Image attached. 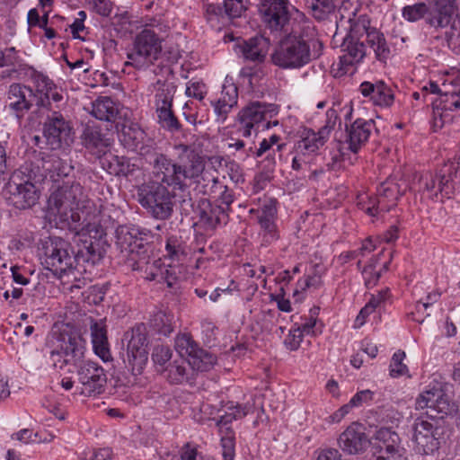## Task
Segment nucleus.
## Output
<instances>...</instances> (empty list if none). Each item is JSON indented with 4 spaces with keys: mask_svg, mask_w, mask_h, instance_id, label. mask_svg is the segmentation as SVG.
Wrapping results in <instances>:
<instances>
[{
    "mask_svg": "<svg viewBox=\"0 0 460 460\" xmlns=\"http://www.w3.org/2000/svg\"><path fill=\"white\" fill-rule=\"evenodd\" d=\"M73 229L75 246L60 237L50 238L43 246L42 264L56 276L62 277L73 270L85 271V263L94 265L103 257L106 233L100 224L86 223Z\"/></svg>",
    "mask_w": 460,
    "mask_h": 460,
    "instance_id": "obj_1",
    "label": "nucleus"
},
{
    "mask_svg": "<svg viewBox=\"0 0 460 460\" xmlns=\"http://www.w3.org/2000/svg\"><path fill=\"white\" fill-rule=\"evenodd\" d=\"M175 149L179 151L175 160L163 154L151 165L155 181L163 182L165 186H172L174 190L182 192L188 188L186 180H194L199 185L202 181L206 183L202 184L200 191L203 194L213 192L219 181L208 172H204L203 156L187 145L180 144Z\"/></svg>",
    "mask_w": 460,
    "mask_h": 460,
    "instance_id": "obj_2",
    "label": "nucleus"
},
{
    "mask_svg": "<svg viewBox=\"0 0 460 460\" xmlns=\"http://www.w3.org/2000/svg\"><path fill=\"white\" fill-rule=\"evenodd\" d=\"M348 22L350 23L348 34L341 44V50L345 52L341 57L342 66H351L360 62L367 55V48L372 49L376 58L380 61H385L390 50L386 45L384 34L376 29L369 28V21L365 15L348 17Z\"/></svg>",
    "mask_w": 460,
    "mask_h": 460,
    "instance_id": "obj_3",
    "label": "nucleus"
},
{
    "mask_svg": "<svg viewBox=\"0 0 460 460\" xmlns=\"http://www.w3.org/2000/svg\"><path fill=\"white\" fill-rule=\"evenodd\" d=\"M61 349L65 353L63 363L77 367L80 394L95 396L104 392L107 376L104 369L92 361H84L85 341L79 332L64 333L61 337Z\"/></svg>",
    "mask_w": 460,
    "mask_h": 460,
    "instance_id": "obj_4",
    "label": "nucleus"
},
{
    "mask_svg": "<svg viewBox=\"0 0 460 460\" xmlns=\"http://www.w3.org/2000/svg\"><path fill=\"white\" fill-rule=\"evenodd\" d=\"M316 43L321 49L322 43L310 38L307 32L293 30L279 40L270 56L271 61L283 69L303 67L320 56L315 50L311 51Z\"/></svg>",
    "mask_w": 460,
    "mask_h": 460,
    "instance_id": "obj_5",
    "label": "nucleus"
},
{
    "mask_svg": "<svg viewBox=\"0 0 460 460\" xmlns=\"http://www.w3.org/2000/svg\"><path fill=\"white\" fill-rule=\"evenodd\" d=\"M406 5L402 10V17L415 22L424 19L425 23L436 31L447 28L453 20L456 0H427Z\"/></svg>",
    "mask_w": 460,
    "mask_h": 460,
    "instance_id": "obj_6",
    "label": "nucleus"
},
{
    "mask_svg": "<svg viewBox=\"0 0 460 460\" xmlns=\"http://www.w3.org/2000/svg\"><path fill=\"white\" fill-rule=\"evenodd\" d=\"M175 193L168 186L148 181L137 188V200L148 215L157 220L169 219L174 211Z\"/></svg>",
    "mask_w": 460,
    "mask_h": 460,
    "instance_id": "obj_7",
    "label": "nucleus"
},
{
    "mask_svg": "<svg viewBox=\"0 0 460 460\" xmlns=\"http://www.w3.org/2000/svg\"><path fill=\"white\" fill-rule=\"evenodd\" d=\"M147 239V234L136 227L120 226L116 230V246L134 270L148 262L151 244Z\"/></svg>",
    "mask_w": 460,
    "mask_h": 460,
    "instance_id": "obj_8",
    "label": "nucleus"
},
{
    "mask_svg": "<svg viewBox=\"0 0 460 460\" xmlns=\"http://www.w3.org/2000/svg\"><path fill=\"white\" fill-rule=\"evenodd\" d=\"M162 40L153 30L144 29L134 39L132 48L127 53L125 66L138 70L146 69L159 58L162 53Z\"/></svg>",
    "mask_w": 460,
    "mask_h": 460,
    "instance_id": "obj_9",
    "label": "nucleus"
},
{
    "mask_svg": "<svg viewBox=\"0 0 460 460\" xmlns=\"http://www.w3.org/2000/svg\"><path fill=\"white\" fill-rule=\"evenodd\" d=\"M413 439L419 451L429 455L438 450L446 443V429L440 426L438 420L429 421L421 418L415 420L413 424Z\"/></svg>",
    "mask_w": 460,
    "mask_h": 460,
    "instance_id": "obj_10",
    "label": "nucleus"
},
{
    "mask_svg": "<svg viewBox=\"0 0 460 460\" xmlns=\"http://www.w3.org/2000/svg\"><path fill=\"white\" fill-rule=\"evenodd\" d=\"M123 341H128L127 357L128 364L126 367L137 376L142 373V370L147 361V338L146 327L144 324H138L132 328L130 332L124 334Z\"/></svg>",
    "mask_w": 460,
    "mask_h": 460,
    "instance_id": "obj_11",
    "label": "nucleus"
},
{
    "mask_svg": "<svg viewBox=\"0 0 460 460\" xmlns=\"http://www.w3.org/2000/svg\"><path fill=\"white\" fill-rule=\"evenodd\" d=\"M277 113L276 106L260 102H253L241 110L238 114V121L240 127L238 131L242 136L248 137L252 135V130L257 131L261 122L268 118H271L272 114Z\"/></svg>",
    "mask_w": 460,
    "mask_h": 460,
    "instance_id": "obj_12",
    "label": "nucleus"
},
{
    "mask_svg": "<svg viewBox=\"0 0 460 460\" xmlns=\"http://www.w3.org/2000/svg\"><path fill=\"white\" fill-rule=\"evenodd\" d=\"M72 128L63 115L58 111H52L47 116L43 125V137L45 145L50 150H58L63 143L67 144L70 138Z\"/></svg>",
    "mask_w": 460,
    "mask_h": 460,
    "instance_id": "obj_13",
    "label": "nucleus"
},
{
    "mask_svg": "<svg viewBox=\"0 0 460 460\" xmlns=\"http://www.w3.org/2000/svg\"><path fill=\"white\" fill-rule=\"evenodd\" d=\"M84 188L78 182H65L50 195L49 205L57 215H66L73 208L78 206L84 197Z\"/></svg>",
    "mask_w": 460,
    "mask_h": 460,
    "instance_id": "obj_14",
    "label": "nucleus"
},
{
    "mask_svg": "<svg viewBox=\"0 0 460 460\" xmlns=\"http://www.w3.org/2000/svg\"><path fill=\"white\" fill-rule=\"evenodd\" d=\"M8 204L18 209H28L33 207L40 199L39 188L30 181L17 183L11 181L7 185Z\"/></svg>",
    "mask_w": 460,
    "mask_h": 460,
    "instance_id": "obj_15",
    "label": "nucleus"
},
{
    "mask_svg": "<svg viewBox=\"0 0 460 460\" xmlns=\"http://www.w3.org/2000/svg\"><path fill=\"white\" fill-rule=\"evenodd\" d=\"M82 146L96 159H102L112 145L107 132L97 126L86 125L80 136Z\"/></svg>",
    "mask_w": 460,
    "mask_h": 460,
    "instance_id": "obj_16",
    "label": "nucleus"
},
{
    "mask_svg": "<svg viewBox=\"0 0 460 460\" xmlns=\"http://www.w3.org/2000/svg\"><path fill=\"white\" fill-rule=\"evenodd\" d=\"M9 107L16 112L29 111L35 103L38 107H45V99L23 84H13L8 91Z\"/></svg>",
    "mask_w": 460,
    "mask_h": 460,
    "instance_id": "obj_17",
    "label": "nucleus"
},
{
    "mask_svg": "<svg viewBox=\"0 0 460 460\" xmlns=\"http://www.w3.org/2000/svg\"><path fill=\"white\" fill-rule=\"evenodd\" d=\"M263 22L271 31H287L290 15L286 0H278L260 6Z\"/></svg>",
    "mask_w": 460,
    "mask_h": 460,
    "instance_id": "obj_18",
    "label": "nucleus"
},
{
    "mask_svg": "<svg viewBox=\"0 0 460 460\" xmlns=\"http://www.w3.org/2000/svg\"><path fill=\"white\" fill-rule=\"evenodd\" d=\"M196 212L199 216V224L206 231H214L218 226L226 225L228 221V214H226L217 201L201 199L199 200Z\"/></svg>",
    "mask_w": 460,
    "mask_h": 460,
    "instance_id": "obj_19",
    "label": "nucleus"
},
{
    "mask_svg": "<svg viewBox=\"0 0 460 460\" xmlns=\"http://www.w3.org/2000/svg\"><path fill=\"white\" fill-rule=\"evenodd\" d=\"M340 447L348 454H358L367 450L370 439L365 433V428L359 423H352L339 438Z\"/></svg>",
    "mask_w": 460,
    "mask_h": 460,
    "instance_id": "obj_20",
    "label": "nucleus"
},
{
    "mask_svg": "<svg viewBox=\"0 0 460 460\" xmlns=\"http://www.w3.org/2000/svg\"><path fill=\"white\" fill-rule=\"evenodd\" d=\"M438 190L442 198H451L460 184V159L448 161L439 170Z\"/></svg>",
    "mask_w": 460,
    "mask_h": 460,
    "instance_id": "obj_21",
    "label": "nucleus"
},
{
    "mask_svg": "<svg viewBox=\"0 0 460 460\" xmlns=\"http://www.w3.org/2000/svg\"><path fill=\"white\" fill-rule=\"evenodd\" d=\"M374 125L373 119H357L349 127H346V143H348L349 149L352 153L357 154L361 146L367 143Z\"/></svg>",
    "mask_w": 460,
    "mask_h": 460,
    "instance_id": "obj_22",
    "label": "nucleus"
},
{
    "mask_svg": "<svg viewBox=\"0 0 460 460\" xmlns=\"http://www.w3.org/2000/svg\"><path fill=\"white\" fill-rule=\"evenodd\" d=\"M360 92L366 97L370 96L376 105L388 107L394 102L393 91L383 81L376 84L363 82L360 84Z\"/></svg>",
    "mask_w": 460,
    "mask_h": 460,
    "instance_id": "obj_23",
    "label": "nucleus"
},
{
    "mask_svg": "<svg viewBox=\"0 0 460 460\" xmlns=\"http://www.w3.org/2000/svg\"><path fill=\"white\" fill-rule=\"evenodd\" d=\"M120 143L128 150L135 151L146 137V133L137 124L116 123Z\"/></svg>",
    "mask_w": 460,
    "mask_h": 460,
    "instance_id": "obj_24",
    "label": "nucleus"
},
{
    "mask_svg": "<svg viewBox=\"0 0 460 460\" xmlns=\"http://www.w3.org/2000/svg\"><path fill=\"white\" fill-rule=\"evenodd\" d=\"M102 165L110 174L116 177L133 175L137 170L136 164H132L129 158L112 154L102 160Z\"/></svg>",
    "mask_w": 460,
    "mask_h": 460,
    "instance_id": "obj_25",
    "label": "nucleus"
},
{
    "mask_svg": "<svg viewBox=\"0 0 460 460\" xmlns=\"http://www.w3.org/2000/svg\"><path fill=\"white\" fill-rule=\"evenodd\" d=\"M119 113V105L111 97L101 96L92 102L91 114L99 120L114 123Z\"/></svg>",
    "mask_w": 460,
    "mask_h": 460,
    "instance_id": "obj_26",
    "label": "nucleus"
},
{
    "mask_svg": "<svg viewBox=\"0 0 460 460\" xmlns=\"http://www.w3.org/2000/svg\"><path fill=\"white\" fill-rule=\"evenodd\" d=\"M239 48L245 59L261 63L267 55L268 41L263 37H254L244 40Z\"/></svg>",
    "mask_w": 460,
    "mask_h": 460,
    "instance_id": "obj_27",
    "label": "nucleus"
},
{
    "mask_svg": "<svg viewBox=\"0 0 460 460\" xmlns=\"http://www.w3.org/2000/svg\"><path fill=\"white\" fill-rule=\"evenodd\" d=\"M222 97L213 103L214 110L218 119L225 120L232 108L237 104L238 91L234 84L224 85Z\"/></svg>",
    "mask_w": 460,
    "mask_h": 460,
    "instance_id": "obj_28",
    "label": "nucleus"
},
{
    "mask_svg": "<svg viewBox=\"0 0 460 460\" xmlns=\"http://www.w3.org/2000/svg\"><path fill=\"white\" fill-rule=\"evenodd\" d=\"M375 438L383 444L381 447L382 455L388 456L403 452L404 448L401 447L399 435L388 428H382L375 434Z\"/></svg>",
    "mask_w": 460,
    "mask_h": 460,
    "instance_id": "obj_29",
    "label": "nucleus"
},
{
    "mask_svg": "<svg viewBox=\"0 0 460 460\" xmlns=\"http://www.w3.org/2000/svg\"><path fill=\"white\" fill-rule=\"evenodd\" d=\"M164 376L171 384H182L191 383L194 374L188 362L174 361L164 370Z\"/></svg>",
    "mask_w": 460,
    "mask_h": 460,
    "instance_id": "obj_30",
    "label": "nucleus"
},
{
    "mask_svg": "<svg viewBox=\"0 0 460 460\" xmlns=\"http://www.w3.org/2000/svg\"><path fill=\"white\" fill-rule=\"evenodd\" d=\"M155 111L163 110L164 108H172L173 97L176 88L172 83L167 80L157 79L155 84Z\"/></svg>",
    "mask_w": 460,
    "mask_h": 460,
    "instance_id": "obj_31",
    "label": "nucleus"
},
{
    "mask_svg": "<svg viewBox=\"0 0 460 460\" xmlns=\"http://www.w3.org/2000/svg\"><path fill=\"white\" fill-rule=\"evenodd\" d=\"M302 139L299 141L298 147L301 150H305L308 153L316 152L321 146H323L328 137L326 136V130H318L317 132L310 128H305L302 133Z\"/></svg>",
    "mask_w": 460,
    "mask_h": 460,
    "instance_id": "obj_32",
    "label": "nucleus"
},
{
    "mask_svg": "<svg viewBox=\"0 0 460 460\" xmlns=\"http://www.w3.org/2000/svg\"><path fill=\"white\" fill-rule=\"evenodd\" d=\"M174 317L171 314L158 311L150 319L149 326L159 335L168 337L174 331Z\"/></svg>",
    "mask_w": 460,
    "mask_h": 460,
    "instance_id": "obj_33",
    "label": "nucleus"
},
{
    "mask_svg": "<svg viewBox=\"0 0 460 460\" xmlns=\"http://www.w3.org/2000/svg\"><path fill=\"white\" fill-rule=\"evenodd\" d=\"M217 362V357L203 349H199L192 357L188 358V366L195 370L205 372L212 368Z\"/></svg>",
    "mask_w": 460,
    "mask_h": 460,
    "instance_id": "obj_34",
    "label": "nucleus"
},
{
    "mask_svg": "<svg viewBox=\"0 0 460 460\" xmlns=\"http://www.w3.org/2000/svg\"><path fill=\"white\" fill-rule=\"evenodd\" d=\"M335 1L336 0H306V4L314 18L318 21H324L330 14L334 13L336 8Z\"/></svg>",
    "mask_w": 460,
    "mask_h": 460,
    "instance_id": "obj_35",
    "label": "nucleus"
},
{
    "mask_svg": "<svg viewBox=\"0 0 460 460\" xmlns=\"http://www.w3.org/2000/svg\"><path fill=\"white\" fill-rule=\"evenodd\" d=\"M37 84L40 88L38 89V94L42 95L45 99L46 106L44 108H48L50 105V99L56 102H60L63 99V96L60 93L52 92L55 88V84L48 76L39 75L37 76Z\"/></svg>",
    "mask_w": 460,
    "mask_h": 460,
    "instance_id": "obj_36",
    "label": "nucleus"
},
{
    "mask_svg": "<svg viewBox=\"0 0 460 460\" xmlns=\"http://www.w3.org/2000/svg\"><path fill=\"white\" fill-rule=\"evenodd\" d=\"M456 411V405L452 402L448 396L443 392V395L438 398L433 408L427 412V415L432 420H442L444 416H447Z\"/></svg>",
    "mask_w": 460,
    "mask_h": 460,
    "instance_id": "obj_37",
    "label": "nucleus"
},
{
    "mask_svg": "<svg viewBox=\"0 0 460 460\" xmlns=\"http://www.w3.org/2000/svg\"><path fill=\"white\" fill-rule=\"evenodd\" d=\"M135 152L145 159L150 166L164 154L162 148L152 139L144 141Z\"/></svg>",
    "mask_w": 460,
    "mask_h": 460,
    "instance_id": "obj_38",
    "label": "nucleus"
},
{
    "mask_svg": "<svg viewBox=\"0 0 460 460\" xmlns=\"http://www.w3.org/2000/svg\"><path fill=\"white\" fill-rule=\"evenodd\" d=\"M158 122L161 127L171 133L179 132L181 128V124L174 115L172 108H164L156 111Z\"/></svg>",
    "mask_w": 460,
    "mask_h": 460,
    "instance_id": "obj_39",
    "label": "nucleus"
},
{
    "mask_svg": "<svg viewBox=\"0 0 460 460\" xmlns=\"http://www.w3.org/2000/svg\"><path fill=\"white\" fill-rule=\"evenodd\" d=\"M175 349L181 357H187L190 358L200 348L188 334L178 335L175 340Z\"/></svg>",
    "mask_w": 460,
    "mask_h": 460,
    "instance_id": "obj_40",
    "label": "nucleus"
},
{
    "mask_svg": "<svg viewBox=\"0 0 460 460\" xmlns=\"http://www.w3.org/2000/svg\"><path fill=\"white\" fill-rule=\"evenodd\" d=\"M443 395V390L440 388H432L421 393L416 399V409L423 410L429 408V411L433 408L436 402Z\"/></svg>",
    "mask_w": 460,
    "mask_h": 460,
    "instance_id": "obj_41",
    "label": "nucleus"
},
{
    "mask_svg": "<svg viewBox=\"0 0 460 460\" xmlns=\"http://www.w3.org/2000/svg\"><path fill=\"white\" fill-rule=\"evenodd\" d=\"M276 209L273 207L265 206L261 215L258 217L261 227L267 232L272 239L276 237V225L273 217Z\"/></svg>",
    "mask_w": 460,
    "mask_h": 460,
    "instance_id": "obj_42",
    "label": "nucleus"
},
{
    "mask_svg": "<svg viewBox=\"0 0 460 460\" xmlns=\"http://www.w3.org/2000/svg\"><path fill=\"white\" fill-rule=\"evenodd\" d=\"M418 184L420 190H426L430 194L438 196L439 193V171L436 174H432L428 172L424 175H421L419 179Z\"/></svg>",
    "mask_w": 460,
    "mask_h": 460,
    "instance_id": "obj_43",
    "label": "nucleus"
},
{
    "mask_svg": "<svg viewBox=\"0 0 460 460\" xmlns=\"http://www.w3.org/2000/svg\"><path fill=\"white\" fill-rule=\"evenodd\" d=\"M434 109L444 110H457L460 109V94L456 93L441 94L440 99H438L432 103Z\"/></svg>",
    "mask_w": 460,
    "mask_h": 460,
    "instance_id": "obj_44",
    "label": "nucleus"
},
{
    "mask_svg": "<svg viewBox=\"0 0 460 460\" xmlns=\"http://www.w3.org/2000/svg\"><path fill=\"white\" fill-rule=\"evenodd\" d=\"M73 169L74 167L67 160L55 157L52 160L51 168L49 171L53 173L51 177H54L55 174L58 177H66L70 174Z\"/></svg>",
    "mask_w": 460,
    "mask_h": 460,
    "instance_id": "obj_45",
    "label": "nucleus"
},
{
    "mask_svg": "<svg viewBox=\"0 0 460 460\" xmlns=\"http://www.w3.org/2000/svg\"><path fill=\"white\" fill-rule=\"evenodd\" d=\"M404 358H405L404 351L399 350L394 354V356L392 358V362L390 365V375L393 377L403 376L407 373V371H408L407 366L402 363V360Z\"/></svg>",
    "mask_w": 460,
    "mask_h": 460,
    "instance_id": "obj_46",
    "label": "nucleus"
},
{
    "mask_svg": "<svg viewBox=\"0 0 460 460\" xmlns=\"http://www.w3.org/2000/svg\"><path fill=\"white\" fill-rule=\"evenodd\" d=\"M245 9L243 0H224V13L229 18L240 17Z\"/></svg>",
    "mask_w": 460,
    "mask_h": 460,
    "instance_id": "obj_47",
    "label": "nucleus"
},
{
    "mask_svg": "<svg viewBox=\"0 0 460 460\" xmlns=\"http://www.w3.org/2000/svg\"><path fill=\"white\" fill-rule=\"evenodd\" d=\"M66 215H58L60 217V220L63 222H66L69 229L73 232L75 230L73 227L76 226L77 228H81L84 224V219L82 221V217L78 211V206L75 208H73L71 211L67 212L66 211Z\"/></svg>",
    "mask_w": 460,
    "mask_h": 460,
    "instance_id": "obj_48",
    "label": "nucleus"
},
{
    "mask_svg": "<svg viewBox=\"0 0 460 460\" xmlns=\"http://www.w3.org/2000/svg\"><path fill=\"white\" fill-rule=\"evenodd\" d=\"M448 26L450 30L447 31L445 33L447 46L454 51L460 53V30L456 28L454 19Z\"/></svg>",
    "mask_w": 460,
    "mask_h": 460,
    "instance_id": "obj_49",
    "label": "nucleus"
},
{
    "mask_svg": "<svg viewBox=\"0 0 460 460\" xmlns=\"http://www.w3.org/2000/svg\"><path fill=\"white\" fill-rule=\"evenodd\" d=\"M172 358V350L164 345H156L153 349L152 360L155 365L164 366Z\"/></svg>",
    "mask_w": 460,
    "mask_h": 460,
    "instance_id": "obj_50",
    "label": "nucleus"
},
{
    "mask_svg": "<svg viewBox=\"0 0 460 460\" xmlns=\"http://www.w3.org/2000/svg\"><path fill=\"white\" fill-rule=\"evenodd\" d=\"M91 334L93 344L107 342V330L102 322H94L91 324Z\"/></svg>",
    "mask_w": 460,
    "mask_h": 460,
    "instance_id": "obj_51",
    "label": "nucleus"
},
{
    "mask_svg": "<svg viewBox=\"0 0 460 460\" xmlns=\"http://www.w3.org/2000/svg\"><path fill=\"white\" fill-rule=\"evenodd\" d=\"M20 62L19 57L16 55L15 48L11 47L5 49L4 51L0 50V67L14 66Z\"/></svg>",
    "mask_w": 460,
    "mask_h": 460,
    "instance_id": "obj_52",
    "label": "nucleus"
},
{
    "mask_svg": "<svg viewBox=\"0 0 460 460\" xmlns=\"http://www.w3.org/2000/svg\"><path fill=\"white\" fill-rule=\"evenodd\" d=\"M72 332H63L60 333V337H62V334L64 333H71ZM60 344H62L61 338H59ZM66 356L61 349V345H59V349H53L50 352L49 359L55 367L63 368L64 366H66L67 364L63 363V360L65 359Z\"/></svg>",
    "mask_w": 460,
    "mask_h": 460,
    "instance_id": "obj_53",
    "label": "nucleus"
},
{
    "mask_svg": "<svg viewBox=\"0 0 460 460\" xmlns=\"http://www.w3.org/2000/svg\"><path fill=\"white\" fill-rule=\"evenodd\" d=\"M302 340H303L302 331L299 330L298 328H296V329L289 332V334L288 335V337L285 340V344L289 349L296 350L299 348Z\"/></svg>",
    "mask_w": 460,
    "mask_h": 460,
    "instance_id": "obj_54",
    "label": "nucleus"
},
{
    "mask_svg": "<svg viewBox=\"0 0 460 460\" xmlns=\"http://www.w3.org/2000/svg\"><path fill=\"white\" fill-rule=\"evenodd\" d=\"M222 446V455L224 460H234V442L233 438H222L221 439Z\"/></svg>",
    "mask_w": 460,
    "mask_h": 460,
    "instance_id": "obj_55",
    "label": "nucleus"
},
{
    "mask_svg": "<svg viewBox=\"0 0 460 460\" xmlns=\"http://www.w3.org/2000/svg\"><path fill=\"white\" fill-rule=\"evenodd\" d=\"M338 119L339 117L337 111L334 109H329L326 111V123L323 127L320 128V130H326V136L328 137L331 130L334 128Z\"/></svg>",
    "mask_w": 460,
    "mask_h": 460,
    "instance_id": "obj_56",
    "label": "nucleus"
},
{
    "mask_svg": "<svg viewBox=\"0 0 460 460\" xmlns=\"http://www.w3.org/2000/svg\"><path fill=\"white\" fill-rule=\"evenodd\" d=\"M373 392L370 390L360 391L350 399L351 404L358 407L362 405L364 402H370L373 399Z\"/></svg>",
    "mask_w": 460,
    "mask_h": 460,
    "instance_id": "obj_57",
    "label": "nucleus"
},
{
    "mask_svg": "<svg viewBox=\"0 0 460 460\" xmlns=\"http://www.w3.org/2000/svg\"><path fill=\"white\" fill-rule=\"evenodd\" d=\"M226 166L227 168V173L233 181L239 182L240 181H243L241 168L238 164L234 162H229Z\"/></svg>",
    "mask_w": 460,
    "mask_h": 460,
    "instance_id": "obj_58",
    "label": "nucleus"
},
{
    "mask_svg": "<svg viewBox=\"0 0 460 460\" xmlns=\"http://www.w3.org/2000/svg\"><path fill=\"white\" fill-rule=\"evenodd\" d=\"M204 85L199 83H193L190 86L187 87L186 93L199 101L204 98L205 92L203 91Z\"/></svg>",
    "mask_w": 460,
    "mask_h": 460,
    "instance_id": "obj_59",
    "label": "nucleus"
},
{
    "mask_svg": "<svg viewBox=\"0 0 460 460\" xmlns=\"http://www.w3.org/2000/svg\"><path fill=\"white\" fill-rule=\"evenodd\" d=\"M94 352L103 360L108 361L111 354L107 342L93 344Z\"/></svg>",
    "mask_w": 460,
    "mask_h": 460,
    "instance_id": "obj_60",
    "label": "nucleus"
},
{
    "mask_svg": "<svg viewBox=\"0 0 460 460\" xmlns=\"http://www.w3.org/2000/svg\"><path fill=\"white\" fill-rule=\"evenodd\" d=\"M95 10L98 14L108 17L112 10L111 4L106 0H97Z\"/></svg>",
    "mask_w": 460,
    "mask_h": 460,
    "instance_id": "obj_61",
    "label": "nucleus"
},
{
    "mask_svg": "<svg viewBox=\"0 0 460 460\" xmlns=\"http://www.w3.org/2000/svg\"><path fill=\"white\" fill-rule=\"evenodd\" d=\"M316 460H342L341 455L337 449L330 448L322 451Z\"/></svg>",
    "mask_w": 460,
    "mask_h": 460,
    "instance_id": "obj_62",
    "label": "nucleus"
},
{
    "mask_svg": "<svg viewBox=\"0 0 460 460\" xmlns=\"http://www.w3.org/2000/svg\"><path fill=\"white\" fill-rule=\"evenodd\" d=\"M372 303H367L359 312L358 315L356 318L355 324L358 327H360L364 324L366 318L373 313Z\"/></svg>",
    "mask_w": 460,
    "mask_h": 460,
    "instance_id": "obj_63",
    "label": "nucleus"
},
{
    "mask_svg": "<svg viewBox=\"0 0 460 460\" xmlns=\"http://www.w3.org/2000/svg\"><path fill=\"white\" fill-rule=\"evenodd\" d=\"M316 320L317 318H308L305 320V323H301V325L298 327L299 330L302 331V333L305 332L307 334H313L315 335L316 332L314 329L316 325Z\"/></svg>",
    "mask_w": 460,
    "mask_h": 460,
    "instance_id": "obj_64",
    "label": "nucleus"
}]
</instances>
